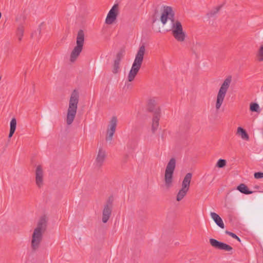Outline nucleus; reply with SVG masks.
<instances>
[{"label": "nucleus", "mask_w": 263, "mask_h": 263, "mask_svg": "<svg viewBox=\"0 0 263 263\" xmlns=\"http://www.w3.org/2000/svg\"><path fill=\"white\" fill-rule=\"evenodd\" d=\"M156 102L154 99H149L147 105V109L149 112L154 113L153 118L152 130L155 133L159 126V122L160 118L161 110L159 107L156 108Z\"/></svg>", "instance_id": "20e7f679"}, {"label": "nucleus", "mask_w": 263, "mask_h": 263, "mask_svg": "<svg viewBox=\"0 0 263 263\" xmlns=\"http://www.w3.org/2000/svg\"><path fill=\"white\" fill-rule=\"evenodd\" d=\"M255 188L257 189H258L259 188V186H255Z\"/></svg>", "instance_id": "f704fd0d"}, {"label": "nucleus", "mask_w": 263, "mask_h": 263, "mask_svg": "<svg viewBox=\"0 0 263 263\" xmlns=\"http://www.w3.org/2000/svg\"><path fill=\"white\" fill-rule=\"evenodd\" d=\"M210 215L214 222L218 227L221 229L224 228V224L222 219L215 212H211Z\"/></svg>", "instance_id": "2eb2a0df"}, {"label": "nucleus", "mask_w": 263, "mask_h": 263, "mask_svg": "<svg viewBox=\"0 0 263 263\" xmlns=\"http://www.w3.org/2000/svg\"><path fill=\"white\" fill-rule=\"evenodd\" d=\"M172 33L175 39L178 42H183L185 38V33L183 31L181 23L176 21L172 23Z\"/></svg>", "instance_id": "6e6552de"}, {"label": "nucleus", "mask_w": 263, "mask_h": 263, "mask_svg": "<svg viewBox=\"0 0 263 263\" xmlns=\"http://www.w3.org/2000/svg\"><path fill=\"white\" fill-rule=\"evenodd\" d=\"M117 118L116 117H112L109 121V124L108 126V129H110L114 131H116V126L117 125Z\"/></svg>", "instance_id": "412c9836"}, {"label": "nucleus", "mask_w": 263, "mask_h": 263, "mask_svg": "<svg viewBox=\"0 0 263 263\" xmlns=\"http://www.w3.org/2000/svg\"><path fill=\"white\" fill-rule=\"evenodd\" d=\"M77 45L72 50L70 54V61L74 62L82 52L84 43V33L83 30H79L77 36Z\"/></svg>", "instance_id": "0eeeda50"}, {"label": "nucleus", "mask_w": 263, "mask_h": 263, "mask_svg": "<svg viewBox=\"0 0 263 263\" xmlns=\"http://www.w3.org/2000/svg\"><path fill=\"white\" fill-rule=\"evenodd\" d=\"M43 172L41 165L36 167L35 171V182L39 187H41L43 184Z\"/></svg>", "instance_id": "f8f14e48"}, {"label": "nucleus", "mask_w": 263, "mask_h": 263, "mask_svg": "<svg viewBox=\"0 0 263 263\" xmlns=\"http://www.w3.org/2000/svg\"><path fill=\"white\" fill-rule=\"evenodd\" d=\"M124 52L125 50L124 49H120V51L117 53L115 61L120 62L124 56Z\"/></svg>", "instance_id": "393cba45"}, {"label": "nucleus", "mask_w": 263, "mask_h": 263, "mask_svg": "<svg viewBox=\"0 0 263 263\" xmlns=\"http://www.w3.org/2000/svg\"><path fill=\"white\" fill-rule=\"evenodd\" d=\"M159 15V10L157 8H155L154 9V14L152 16L153 23H155L158 20Z\"/></svg>", "instance_id": "a878e982"}, {"label": "nucleus", "mask_w": 263, "mask_h": 263, "mask_svg": "<svg viewBox=\"0 0 263 263\" xmlns=\"http://www.w3.org/2000/svg\"><path fill=\"white\" fill-rule=\"evenodd\" d=\"M79 100V93L76 89L73 90L70 97L67 110L66 123L70 125L73 122L77 113Z\"/></svg>", "instance_id": "7ed1b4c3"}, {"label": "nucleus", "mask_w": 263, "mask_h": 263, "mask_svg": "<svg viewBox=\"0 0 263 263\" xmlns=\"http://www.w3.org/2000/svg\"><path fill=\"white\" fill-rule=\"evenodd\" d=\"M115 131L108 129L107 130V136L106 137V140L107 141H111L112 139V137L114 134H115Z\"/></svg>", "instance_id": "bb28decb"}, {"label": "nucleus", "mask_w": 263, "mask_h": 263, "mask_svg": "<svg viewBox=\"0 0 263 263\" xmlns=\"http://www.w3.org/2000/svg\"><path fill=\"white\" fill-rule=\"evenodd\" d=\"M127 157H128V155H126L125 157V160L127 159Z\"/></svg>", "instance_id": "c9c22d12"}, {"label": "nucleus", "mask_w": 263, "mask_h": 263, "mask_svg": "<svg viewBox=\"0 0 263 263\" xmlns=\"http://www.w3.org/2000/svg\"><path fill=\"white\" fill-rule=\"evenodd\" d=\"M127 146L129 147V143L127 144Z\"/></svg>", "instance_id": "4c0bfd02"}, {"label": "nucleus", "mask_w": 263, "mask_h": 263, "mask_svg": "<svg viewBox=\"0 0 263 263\" xmlns=\"http://www.w3.org/2000/svg\"><path fill=\"white\" fill-rule=\"evenodd\" d=\"M119 5L115 4L109 10L105 20V23L108 25L112 24L116 20L118 14Z\"/></svg>", "instance_id": "9b49d317"}, {"label": "nucleus", "mask_w": 263, "mask_h": 263, "mask_svg": "<svg viewBox=\"0 0 263 263\" xmlns=\"http://www.w3.org/2000/svg\"><path fill=\"white\" fill-rule=\"evenodd\" d=\"M225 233H226V234H227L229 235V236H231L233 238H234V239H236L239 242L241 241V240H240V238L238 237L235 233H234L233 232H230V231H228L227 230L226 231Z\"/></svg>", "instance_id": "7c9ffc66"}, {"label": "nucleus", "mask_w": 263, "mask_h": 263, "mask_svg": "<svg viewBox=\"0 0 263 263\" xmlns=\"http://www.w3.org/2000/svg\"><path fill=\"white\" fill-rule=\"evenodd\" d=\"M14 132H15V130L10 129L8 138H11L12 137L13 135L14 134Z\"/></svg>", "instance_id": "473e14b6"}, {"label": "nucleus", "mask_w": 263, "mask_h": 263, "mask_svg": "<svg viewBox=\"0 0 263 263\" xmlns=\"http://www.w3.org/2000/svg\"><path fill=\"white\" fill-rule=\"evenodd\" d=\"M120 63V62L114 61V63L113 64V68L112 70V72L114 74H116V73H118V72L119 71Z\"/></svg>", "instance_id": "b1692460"}, {"label": "nucleus", "mask_w": 263, "mask_h": 263, "mask_svg": "<svg viewBox=\"0 0 263 263\" xmlns=\"http://www.w3.org/2000/svg\"><path fill=\"white\" fill-rule=\"evenodd\" d=\"M237 135L240 136L243 140L248 141L249 136L247 132L241 127H238L237 130Z\"/></svg>", "instance_id": "a211bd4d"}, {"label": "nucleus", "mask_w": 263, "mask_h": 263, "mask_svg": "<svg viewBox=\"0 0 263 263\" xmlns=\"http://www.w3.org/2000/svg\"><path fill=\"white\" fill-rule=\"evenodd\" d=\"M175 13L172 8L170 6L164 7L163 11L160 16V21L163 25H165L168 19H170L172 23L174 22Z\"/></svg>", "instance_id": "9d476101"}, {"label": "nucleus", "mask_w": 263, "mask_h": 263, "mask_svg": "<svg viewBox=\"0 0 263 263\" xmlns=\"http://www.w3.org/2000/svg\"><path fill=\"white\" fill-rule=\"evenodd\" d=\"M176 164V160L174 158H172L167 164L164 173V185L167 189L172 186Z\"/></svg>", "instance_id": "423d86ee"}, {"label": "nucleus", "mask_w": 263, "mask_h": 263, "mask_svg": "<svg viewBox=\"0 0 263 263\" xmlns=\"http://www.w3.org/2000/svg\"><path fill=\"white\" fill-rule=\"evenodd\" d=\"M250 110L252 112H259V106L257 103H251L250 105Z\"/></svg>", "instance_id": "5701e85b"}, {"label": "nucleus", "mask_w": 263, "mask_h": 263, "mask_svg": "<svg viewBox=\"0 0 263 263\" xmlns=\"http://www.w3.org/2000/svg\"><path fill=\"white\" fill-rule=\"evenodd\" d=\"M254 178L258 179L263 178V173L261 172H256L254 174Z\"/></svg>", "instance_id": "2f4dec72"}, {"label": "nucleus", "mask_w": 263, "mask_h": 263, "mask_svg": "<svg viewBox=\"0 0 263 263\" xmlns=\"http://www.w3.org/2000/svg\"><path fill=\"white\" fill-rule=\"evenodd\" d=\"M17 20H18V18L16 17V21H17Z\"/></svg>", "instance_id": "58836bf2"}, {"label": "nucleus", "mask_w": 263, "mask_h": 263, "mask_svg": "<svg viewBox=\"0 0 263 263\" xmlns=\"http://www.w3.org/2000/svg\"><path fill=\"white\" fill-rule=\"evenodd\" d=\"M227 161L224 159H220L216 163V166L219 168H222L226 165Z\"/></svg>", "instance_id": "cd10ccee"}, {"label": "nucleus", "mask_w": 263, "mask_h": 263, "mask_svg": "<svg viewBox=\"0 0 263 263\" xmlns=\"http://www.w3.org/2000/svg\"><path fill=\"white\" fill-rule=\"evenodd\" d=\"M145 51L144 45H143L139 47L127 77L128 82H132L138 73L143 61Z\"/></svg>", "instance_id": "f03ea898"}, {"label": "nucleus", "mask_w": 263, "mask_h": 263, "mask_svg": "<svg viewBox=\"0 0 263 263\" xmlns=\"http://www.w3.org/2000/svg\"><path fill=\"white\" fill-rule=\"evenodd\" d=\"M232 81V77H228L223 81L218 92L215 107L216 110H219L223 102L226 93L230 87Z\"/></svg>", "instance_id": "39448f33"}, {"label": "nucleus", "mask_w": 263, "mask_h": 263, "mask_svg": "<svg viewBox=\"0 0 263 263\" xmlns=\"http://www.w3.org/2000/svg\"><path fill=\"white\" fill-rule=\"evenodd\" d=\"M237 190H238L240 193L249 195L253 193L252 191H250L248 186L243 183H241L237 187Z\"/></svg>", "instance_id": "6ab92c4d"}, {"label": "nucleus", "mask_w": 263, "mask_h": 263, "mask_svg": "<svg viewBox=\"0 0 263 263\" xmlns=\"http://www.w3.org/2000/svg\"><path fill=\"white\" fill-rule=\"evenodd\" d=\"M106 158V153L102 148H100L96 160V165L100 167H101Z\"/></svg>", "instance_id": "ddd939ff"}, {"label": "nucleus", "mask_w": 263, "mask_h": 263, "mask_svg": "<svg viewBox=\"0 0 263 263\" xmlns=\"http://www.w3.org/2000/svg\"><path fill=\"white\" fill-rule=\"evenodd\" d=\"M222 7V5H220V6H218L215 7L214 9L212 10L211 11H210L206 14L207 16L209 18L214 17L219 11V10L221 9Z\"/></svg>", "instance_id": "4be33fe9"}, {"label": "nucleus", "mask_w": 263, "mask_h": 263, "mask_svg": "<svg viewBox=\"0 0 263 263\" xmlns=\"http://www.w3.org/2000/svg\"><path fill=\"white\" fill-rule=\"evenodd\" d=\"M130 86V84L127 85V87L128 88V87Z\"/></svg>", "instance_id": "e433bc0d"}, {"label": "nucleus", "mask_w": 263, "mask_h": 263, "mask_svg": "<svg viewBox=\"0 0 263 263\" xmlns=\"http://www.w3.org/2000/svg\"><path fill=\"white\" fill-rule=\"evenodd\" d=\"M48 219L46 215L42 216L34 229L32 235L31 246L32 251H36L40 246L43 239V235L47 228Z\"/></svg>", "instance_id": "f257e3e1"}, {"label": "nucleus", "mask_w": 263, "mask_h": 263, "mask_svg": "<svg viewBox=\"0 0 263 263\" xmlns=\"http://www.w3.org/2000/svg\"><path fill=\"white\" fill-rule=\"evenodd\" d=\"M114 201V197L112 196H110L108 197L106 204L104 206H107L108 208L112 209V203Z\"/></svg>", "instance_id": "c85d7f7f"}, {"label": "nucleus", "mask_w": 263, "mask_h": 263, "mask_svg": "<svg viewBox=\"0 0 263 263\" xmlns=\"http://www.w3.org/2000/svg\"><path fill=\"white\" fill-rule=\"evenodd\" d=\"M192 177V174L191 173H188L185 175L182 183V187L189 190Z\"/></svg>", "instance_id": "dca6fc26"}, {"label": "nucleus", "mask_w": 263, "mask_h": 263, "mask_svg": "<svg viewBox=\"0 0 263 263\" xmlns=\"http://www.w3.org/2000/svg\"><path fill=\"white\" fill-rule=\"evenodd\" d=\"M111 208H108L107 206H104L102 211V222L104 223H106L111 216L112 212Z\"/></svg>", "instance_id": "4468645a"}, {"label": "nucleus", "mask_w": 263, "mask_h": 263, "mask_svg": "<svg viewBox=\"0 0 263 263\" xmlns=\"http://www.w3.org/2000/svg\"><path fill=\"white\" fill-rule=\"evenodd\" d=\"M24 33V26L23 24H20L18 26L16 30V35L17 37L18 41L20 42L22 40L23 36Z\"/></svg>", "instance_id": "f3484780"}, {"label": "nucleus", "mask_w": 263, "mask_h": 263, "mask_svg": "<svg viewBox=\"0 0 263 263\" xmlns=\"http://www.w3.org/2000/svg\"><path fill=\"white\" fill-rule=\"evenodd\" d=\"M16 127V120L15 118H13L12 119L10 122V129L15 130Z\"/></svg>", "instance_id": "c756f323"}, {"label": "nucleus", "mask_w": 263, "mask_h": 263, "mask_svg": "<svg viewBox=\"0 0 263 263\" xmlns=\"http://www.w3.org/2000/svg\"><path fill=\"white\" fill-rule=\"evenodd\" d=\"M189 189L181 187V189L179 191L176 197V200L178 201L181 200L183 197L186 195Z\"/></svg>", "instance_id": "aec40b11"}, {"label": "nucleus", "mask_w": 263, "mask_h": 263, "mask_svg": "<svg viewBox=\"0 0 263 263\" xmlns=\"http://www.w3.org/2000/svg\"><path fill=\"white\" fill-rule=\"evenodd\" d=\"M37 30L39 31V33L40 34L41 32V28L40 26H39V28L37 29Z\"/></svg>", "instance_id": "72a5a7b5"}, {"label": "nucleus", "mask_w": 263, "mask_h": 263, "mask_svg": "<svg viewBox=\"0 0 263 263\" xmlns=\"http://www.w3.org/2000/svg\"><path fill=\"white\" fill-rule=\"evenodd\" d=\"M209 242L210 245L216 249L229 252H231V254H232L233 250V248L226 243L219 241L214 238H210L209 239Z\"/></svg>", "instance_id": "1a4fd4ad"}]
</instances>
